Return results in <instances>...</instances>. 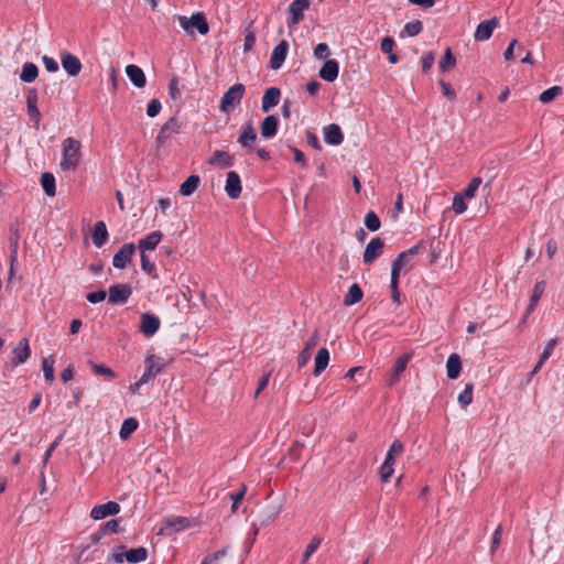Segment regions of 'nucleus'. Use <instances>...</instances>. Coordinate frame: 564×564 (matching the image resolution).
<instances>
[{
    "label": "nucleus",
    "mask_w": 564,
    "mask_h": 564,
    "mask_svg": "<svg viewBox=\"0 0 564 564\" xmlns=\"http://www.w3.org/2000/svg\"><path fill=\"white\" fill-rule=\"evenodd\" d=\"M88 365L90 366L93 372L96 376H102L108 379H112L116 377V373L112 371V369H110L104 364H95L94 361H89Z\"/></svg>",
    "instance_id": "obj_39"
},
{
    "label": "nucleus",
    "mask_w": 564,
    "mask_h": 564,
    "mask_svg": "<svg viewBox=\"0 0 564 564\" xmlns=\"http://www.w3.org/2000/svg\"><path fill=\"white\" fill-rule=\"evenodd\" d=\"M278 127L279 120L275 116L265 117L260 127L261 135L267 139L273 138L278 132Z\"/></svg>",
    "instance_id": "obj_27"
},
{
    "label": "nucleus",
    "mask_w": 564,
    "mask_h": 564,
    "mask_svg": "<svg viewBox=\"0 0 564 564\" xmlns=\"http://www.w3.org/2000/svg\"><path fill=\"white\" fill-rule=\"evenodd\" d=\"M394 46V40L390 36H386L381 41L380 48L383 53H391Z\"/></svg>",
    "instance_id": "obj_64"
},
{
    "label": "nucleus",
    "mask_w": 564,
    "mask_h": 564,
    "mask_svg": "<svg viewBox=\"0 0 564 564\" xmlns=\"http://www.w3.org/2000/svg\"><path fill=\"white\" fill-rule=\"evenodd\" d=\"M61 169L63 171H75L80 161V142L74 138H66L63 141Z\"/></svg>",
    "instance_id": "obj_1"
},
{
    "label": "nucleus",
    "mask_w": 564,
    "mask_h": 564,
    "mask_svg": "<svg viewBox=\"0 0 564 564\" xmlns=\"http://www.w3.org/2000/svg\"><path fill=\"white\" fill-rule=\"evenodd\" d=\"M246 88L242 84H235L221 97L219 109L221 112H231L240 104Z\"/></svg>",
    "instance_id": "obj_2"
},
{
    "label": "nucleus",
    "mask_w": 564,
    "mask_h": 564,
    "mask_svg": "<svg viewBox=\"0 0 564 564\" xmlns=\"http://www.w3.org/2000/svg\"><path fill=\"white\" fill-rule=\"evenodd\" d=\"M138 429V421L133 417H129L123 421L120 427V437L122 440L128 438Z\"/></svg>",
    "instance_id": "obj_38"
},
{
    "label": "nucleus",
    "mask_w": 564,
    "mask_h": 564,
    "mask_svg": "<svg viewBox=\"0 0 564 564\" xmlns=\"http://www.w3.org/2000/svg\"><path fill=\"white\" fill-rule=\"evenodd\" d=\"M465 198H467L464 194H456L453 198L452 208L456 214H463L467 209V204L465 203Z\"/></svg>",
    "instance_id": "obj_46"
},
{
    "label": "nucleus",
    "mask_w": 564,
    "mask_h": 564,
    "mask_svg": "<svg viewBox=\"0 0 564 564\" xmlns=\"http://www.w3.org/2000/svg\"><path fill=\"white\" fill-rule=\"evenodd\" d=\"M135 252V247L133 243H124L121 248L115 253L112 259V264L117 269H124L128 263L131 261L132 256Z\"/></svg>",
    "instance_id": "obj_7"
},
{
    "label": "nucleus",
    "mask_w": 564,
    "mask_h": 564,
    "mask_svg": "<svg viewBox=\"0 0 564 564\" xmlns=\"http://www.w3.org/2000/svg\"><path fill=\"white\" fill-rule=\"evenodd\" d=\"M394 471L393 465H390V463L383 462V464L380 467V477L381 480L384 482H388L390 478L392 477Z\"/></svg>",
    "instance_id": "obj_52"
},
{
    "label": "nucleus",
    "mask_w": 564,
    "mask_h": 564,
    "mask_svg": "<svg viewBox=\"0 0 564 564\" xmlns=\"http://www.w3.org/2000/svg\"><path fill=\"white\" fill-rule=\"evenodd\" d=\"M383 240L379 237L372 238L364 251L362 260L366 264H371L381 253L383 249Z\"/></svg>",
    "instance_id": "obj_9"
},
{
    "label": "nucleus",
    "mask_w": 564,
    "mask_h": 564,
    "mask_svg": "<svg viewBox=\"0 0 564 564\" xmlns=\"http://www.w3.org/2000/svg\"><path fill=\"white\" fill-rule=\"evenodd\" d=\"M182 122L175 117H171L161 128L155 138L156 147H163L173 135L181 133Z\"/></svg>",
    "instance_id": "obj_4"
},
{
    "label": "nucleus",
    "mask_w": 564,
    "mask_h": 564,
    "mask_svg": "<svg viewBox=\"0 0 564 564\" xmlns=\"http://www.w3.org/2000/svg\"><path fill=\"white\" fill-rule=\"evenodd\" d=\"M462 370V361L457 354L449 355L446 362V372L449 379H456Z\"/></svg>",
    "instance_id": "obj_28"
},
{
    "label": "nucleus",
    "mask_w": 564,
    "mask_h": 564,
    "mask_svg": "<svg viewBox=\"0 0 564 564\" xmlns=\"http://www.w3.org/2000/svg\"><path fill=\"white\" fill-rule=\"evenodd\" d=\"M39 75V68L34 63H25L22 67L20 79L24 83H33Z\"/></svg>",
    "instance_id": "obj_34"
},
{
    "label": "nucleus",
    "mask_w": 564,
    "mask_h": 564,
    "mask_svg": "<svg viewBox=\"0 0 564 564\" xmlns=\"http://www.w3.org/2000/svg\"><path fill=\"white\" fill-rule=\"evenodd\" d=\"M473 383H467L465 389L458 395V402L463 408L468 406L473 402Z\"/></svg>",
    "instance_id": "obj_40"
},
{
    "label": "nucleus",
    "mask_w": 564,
    "mask_h": 564,
    "mask_svg": "<svg viewBox=\"0 0 564 564\" xmlns=\"http://www.w3.org/2000/svg\"><path fill=\"white\" fill-rule=\"evenodd\" d=\"M161 322L158 316L151 313H143L140 321V332L147 336H153L160 328Z\"/></svg>",
    "instance_id": "obj_12"
},
{
    "label": "nucleus",
    "mask_w": 564,
    "mask_h": 564,
    "mask_svg": "<svg viewBox=\"0 0 564 564\" xmlns=\"http://www.w3.org/2000/svg\"><path fill=\"white\" fill-rule=\"evenodd\" d=\"M141 268L149 274L155 269L154 263L150 261L149 257L144 252L141 253Z\"/></svg>",
    "instance_id": "obj_59"
},
{
    "label": "nucleus",
    "mask_w": 564,
    "mask_h": 564,
    "mask_svg": "<svg viewBox=\"0 0 564 564\" xmlns=\"http://www.w3.org/2000/svg\"><path fill=\"white\" fill-rule=\"evenodd\" d=\"M208 162L209 164H217L221 167H230L234 164V159L229 153L217 150L213 153Z\"/></svg>",
    "instance_id": "obj_31"
},
{
    "label": "nucleus",
    "mask_w": 564,
    "mask_h": 564,
    "mask_svg": "<svg viewBox=\"0 0 564 564\" xmlns=\"http://www.w3.org/2000/svg\"><path fill=\"white\" fill-rule=\"evenodd\" d=\"M169 96L173 99H180L181 98V89H180V80L177 76H173L167 86Z\"/></svg>",
    "instance_id": "obj_45"
},
{
    "label": "nucleus",
    "mask_w": 564,
    "mask_h": 564,
    "mask_svg": "<svg viewBox=\"0 0 564 564\" xmlns=\"http://www.w3.org/2000/svg\"><path fill=\"white\" fill-rule=\"evenodd\" d=\"M54 364L55 359L53 356H48L43 358L42 360V370L44 373V378L47 382H52L54 380Z\"/></svg>",
    "instance_id": "obj_37"
},
{
    "label": "nucleus",
    "mask_w": 564,
    "mask_h": 564,
    "mask_svg": "<svg viewBox=\"0 0 564 564\" xmlns=\"http://www.w3.org/2000/svg\"><path fill=\"white\" fill-rule=\"evenodd\" d=\"M399 278L395 276V273L393 275H391V283H390V288H391V294H392V299L394 302L399 303L400 302V293H399Z\"/></svg>",
    "instance_id": "obj_56"
},
{
    "label": "nucleus",
    "mask_w": 564,
    "mask_h": 564,
    "mask_svg": "<svg viewBox=\"0 0 564 564\" xmlns=\"http://www.w3.org/2000/svg\"><path fill=\"white\" fill-rule=\"evenodd\" d=\"M162 232L156 230L152 231L151 234L147 235L144 238L140 239L138 242V248L141 253H145L148 250H154L156 246L162 240Z\"/></svg>",
    "instance_id": "obj_21"
},
{
    "label": "nucleus",
    "mask_w": 564,
    "mask_h": 564,
    "mask_svg": "<svg viewBox=\"0 0 564 564\" xmlns=\"http://www.w3.org/2000/svg\"><path fill=\"white\" fill-rule=\"evenodd\" d=\"M434 54L432 52L425 54L422 58V69L423 72H429L434 64Z\"/></svg>",
    "instance_id": "obj_63"
},
{
    "label": "nucleus",
    "mask_w": 564,
    "mask_h": 564,
    "mask_svg": "<svg viewBox=\"0 0 564 564\" xmlns=\"http://www.w3.org/2000/svg\"><path fill=\"white\" fill-rule=\"evenodd\" d=\"M422 29H423V25H422V22L420 20H414V21L408 22L404 25V32L409 36L417 35L422 31Z\"/></svg>",
    "instance_id": "obj_47"
},
{
    "label": "nucleus",
    "mask_w": 564,
    "mask_h": 564,
    "mask_svg": "<svg viewBox=\"0 0 564 564\" xmlns=\"http://www.w3.org/2000/svg\"><path fill=\"white\" fill-rule=\"evenodd\" d=\"M323 132H324V140L327 144L338 145L344 140V134L338 124L330 123V124L324 127Z\"/></svg>",
    "instance_id": "obj_20"
},
{
    "label": "nucleus",
    "mask_w": 564,
    "mask_h": 564,
    "mask_svg": "<svg viewBox=\"0 0 564 564\" xmlns=\"http://www.w3.org/2000/svg\"><path fill=\"white\" fill-rule=\"evenodd\" d=\"M321 543H322V538H319V536H314L311 540L310 544L306 546V549L303 553L302 564L307 562V560L312 556V554L318 549Z\"/></svg>",
    "instance_id": "obj_42"
},
{
    "label": "nucleus",
    "mask_w": 564,
    "mask_h": 564,
    "mask_svg": "<svg viewBox=\"0 0 564 564\" xmlns=\"http://www.w3.org/2000/svg\"><path fill=\"white\" fill-rule=\"evenodd\" d=\"M106 296H107V292L100 290V291L88 293L86 295V299L88 302L96 304V303L102 302L106 299Z\"/></svg>",
    "instance_id": "obj_53"
},
{
    "label": "nucleus",
    "mask_w": 564,
    "mask_h": 564,
    "mask_svg": "<svg viewBox=\"0 0 564 564\" xmlns=\"http://www.w3.org/2000/svg\"><path fill=\"white\" fill-rule=\"evenodd\" d=\"M288 50H289V44L286 41L280 42L273 48L271 57H270V67L272 69H279L283 65V63L286 58Z\"/></svg>",
    "instance_id": "obj_15"
},
{
    "label": "nucleus",
    "mask_w": 564,
    "mask_h": 564,
    "mask_svg": "<svg viewBox=\"0 0 564 564\" xmlns=\"http://www.w3.org/2000/svg\"><path fill=\"white\" fill-rule=\"evenodd\" d=\"M362 296H364V293H362L361 288L357 283H354L349 288L348 293L346 294V296L344 299V304L346 306H351L354 304H357L358 302H360L362 300Z\"/></svg>",
    "instance_id": "obj_33"
},
{
    "label": "nucleus",
    "mask_w": 564,
    "mask_h": 564,
    "mask_svg": "<svg viewBox=\"0 0 564 564\" xmlns=\"http://www.w3.org/2000/svg\"><path fill=\"white\" fill-rule=\"evenodd\" d=\"M412 352H408L397 358L391 375L388 379V386L392 387L400 380V377L406 369V366L409 361L412 359Z\"/></svg>",
    "instance_id": "obj_10"
},
{
    "label": "nucleus",
    "mask_w": 564,
    "mask_h": 564,
    "mask_svg": "<svg viewBox=\"0 0 564 564\" xmlns=\"http://www.w3.org/2000/svg\"><path fill=\"white\" fill-rule=\"evenodd\" d=\"M126 561L129 563H140L144 562L148 557V551L143 546H139L137 549H131L124 552Z\"/></svg>",
    "instance_id": "obj_32"
},
{
    "label": "nucleus",
    "mask_w": 564,
    "mask_h": 564,
    "mask_svg": "<svg viewBox=\"0 0 564 564\" xmlns=\"http://www.w3.org/2000/svg\"><path fill=\"white\" fill-rule=\"evenodd\" d=\"M108 230H107V227H106V224L104 221H97L95 225H94V228H93V232H91V240H93V243L97 247V248H100L102 247L106 241L108 240Z\"/></svg>",
    "instance_id": "obj_26"
},
{
    "label": "nucleus",
    "mask_w": 564,
    "mask_h": 564,
    "mask_svg": "<svg viewBox=\"0 0 564 564\" xmlns=\"http://www.w3.org/2000/svg\"><path fill=\"white\" fill-rule=\"evenodd\" d=\"M41 185L45 194L50 197L55 196L56 194V185L55 177L52 173H43L41 176Z\"/></svg>",
    "instance_id": "obj_35"
},
{
    "label": "nucleus",
    "mask_w": 564,
    "mask_h": 564,
    "mask_svg": "<svg viewBox=\"0 0 564 564\" xmlns=\"http://www.w3.org/2000/svg\"><path fill=\"white\" fill-rule=\"evenodd\" d=\"M241 181H240V177L238 175V173L231 171L227 174V180H226V186H225V191L227 193V195L232 198V199H236L240 196L241 194Z\"/></svg>",
    "instance_id": "obj_19"
},
{
    "label": "nucleus",
    "mask_w": 564,
    "mask_h": 564,
    "mask_svg": "<svg viewBox=\"0 0 564 564\" xmlns=\"http://www.w3.org/2000/svg\"><path fill=\"white\" fill-rule=\"evenodd\" d=\"M200 183V178L198 175L188 176L180 186V194L183 196H191L197 188Z\"/></svg>",
    "instance_id": "obj_30"
},
{
    "label": "nucleus",
    "mask_w": 564,
    "mask_h": 564,
    "mask_svg": "<svg viewBox=\"0 0 564 564\" xmlns=\"http://www.w3.org/2000/svg\"><path fill=\"white\" fill-rule=\"evenodd\" d=\"M438 84H440L443 95L445 97H447L451 100L455 99L456 93H455L454 88L448 83H446L444 80H440Z\"/></svg>",
    "instance_id": "obj_58"
},
{
    "label": "nucleus",
    "mask_w": 564,
    "mask_h": 564,
    "mask_svg": "<svg viewBox=\"0 0 564 564\" xmlns=\"http://www.w3.org/2000/svg\"><path fill=\"white\" fill-rule=\"evenodd\" d=\"M42 62H43V64H44V66H45L47 72L55 73V72L58 70V63L53 57L44 55L42 57Z\"/></svg>",
    "instance_id": "obj_54"
},
{
    "label": "nucleus",
    "mask_w": 564,
    "mask_h": 564,
    "mask_svg": "<svg viewBox=\"0 0 564 564\" xmlns=\"http://www.w3.org/2000/svg\"><path fill=\"white\" fill-rule=\"evenodd\" d=\"M188 524V520L185 518H176L175 520L166 521L167 527H173L176 531L184 529Z\"/></svg>",
    "instance_id": "obj_62"
},
{
    "label": "nucleus",
    "mask_w": 564,
    "mask_h": 564,
    "mask_svg": "<svg viewBox=\"0 0 564 564\" xmlns=\"http://www.w3.org/2000/svg\"><path fill=\"white\" fill-rule=\"evenodd\" d=\"M132 294V289L129 284L121 283L111 285L108 290V301L110 304H124Z\"/></svg>",
    "instance_id": "obj_6"
},
{
    "label": "nucleus",
    "mask_w": 564,
    "mask_h": 564,
    "mask_svg": "<svg viewBox=\"0 0 564 564\" xmlns=\"http://www.w3.org/2000/svg\"><path fill=\"white\" fill-rule=\"evenodd\" d=\"M481 178L480 177H474L470 183L468 184V186L466 187V189L464 191V195L467 197V198H471L475 196L477 189L479 188L480 184H481Z\"/></svg>",
    "instance_id": "obj_48"
},
{
    "label": "nucleus",
    "mask_w": 564,
    "mask_h": 564,
    "mask_svg": "<svg viewBox=\"0 0 564 564\" xmlns=\"http://www.w3.org/2000/svg\"><path fill=\"white\" fill-rule=\"evenodd\" d=\"M422 248L421 243L413 246L412 248L401 252L398 258L392 262L391 275L394 274L399 278L402 270L409 271L413 268L412 258L420 252Z\"/></svg>",
    "instance_id": "obj_3"
},
{
    "label": "nucleus",
    "mask_w": 564,
    "mask_h": 564,
    "mask_svg": "<svg viewBox=\"0 0 564 564\" xmlns=\"http://www.w3.org/2000/svg\"><path fill=\"white\" fill-rule=\"evenodd\" d=\"M13 358L11 360V364L13 366H19L21 364H24L31 356V349L29 346L28 338H22L18 346L13 349Z\"/></svg>",
    "instance_id": "obj_16"
},
{
    "label": "nucleus",
    "mask_w": 564,
    "mask_h": 564,
    "mask_svg": "<svg viewBox=\"0 0 564 564\" xmlns=\"http://www.w3.org/2000/svg\"><path fill=\"white\" fill-rule=\"evenodd\" d=\"M403 451H404V446H403L402 442L399 440H395L391 444L388 453L391 454L392 456L399 457L403 453Z\"/></svg>",
    "instance_id": "obj_61"
},
{
    "label": "nucleus",
    "mask_w": 564,
    "mask_h": 564,
    "mask_svg": "<svg viewBox=\"0 0 564 564\" xmlns=\"http://www.w3.org/2000/svg\"><path fill=\"white\" fill-rule=\"evenodd\" d=\"M310 1L308 0H293L291 4L289 6V12L291 14V20L289 22V25H296L299 24L303 18V12L308 9Z\"/></svg>",
    "instance_id": "obj_14"
},
{
    "label": "nucleus",
    "mask_w": 564,
    "mask_h": 564,
    "mask_svg": "<svg viewBox=\"0 0 564 564\" xmlns=\"http://www.w3.org/2000/svg\"><path fill=\"white\" fill-rule=\"evenodd\" d=\"M257 140V132L253 126L249 122L242 127L241 133L238 137V142L242 148L252 149L253 143Z\"/></svg>",
    "instance_id": "obj_24"
},
{
    "label": "nucleus",
    "mask_w": 564,
    "mask_h": 564,
    "mask_svg": "<svg viewBox=\"0 0 564 564\" xmlns=\"http://www.w3.org/2000/svg\"><path fill=\"white\" fill-rule=\"evenodd\" d=\"M120 505L116 501L95 506L90 511V517L95 520L105 519L108 516H115L120 512Z\"/></svg>",
    "instance_id": "obj_8"
},
{
    "label": "nucleus",
    "mask_w": 564,
    "mask_h": 564,
    "mask_svg": "<svg viewBox=\"0 0 564 564\" xmlns=\"http://www.w3.org/2000/svg\"><path fill=\"white\" fill-rule=\"evenodd\" d=\"M365 226L370 231H377L380 228L381 223H380V219H379V217L377 216V214L375 212L367 213V215L365 217Z\"/></svg>",
    "instance_id": "obj_43"
},
{
    "label": "nucleus",
    "mask_w": 564,
    "mask_h": 564,
    "mask_svg": "<svg viewBox=\"0 0 564 564\" xmlns=\"http://www.w3.org/2000/svg\"><path fill=\"white\" fill-rule=\"evenodd\" d=\"M126 74L132 84L138 88H143L147 84L144 72L137 65L130 64L126 67Z\"/></svg>",
    "instance_id": "obj_25"
},
{
    "label": "nucleus",
    "mask_w": 564,
    "mask_h": 564,
    "mask_svg": "<svg viewBox=\"0 0 564 564\" xmlns=\"http://www.w3.org/2000/svg\"><path fill=\"white\" fill-rule=\"evenodd\" d=\"M329 351L326 348H321L315 356L314 376H319L328 366Z\"/></svg>",
    "instance_id": "obj_29"
},
{
    "label": "nucleus",
    "mask_w": 564,
    "mask_h": 564,
    "mask_svg": "<svg viewBox=\"0 0 564 564\" xmlns=\"http://www.w3.org/2000/svg\"><path fill=\"white\" fill-rule=\"evenodd\" d=\"M545 290V282L544 281H539L534 284L533 286V291H532V294H531V297L530 300L532 301L533 304H538L540 297L542 296L543 292Z\"/></svg>",
    "instance_id": "obj_49"
},
{
    "label": "nucleus",
    "mask_w": 564,
    "mask_h": 564,
    "mask_svg": "<svg viewBox=\"0 0 564 564\" xmlns=\"http://www.w3.org/2000/svg\"><path fill=\"white\" fill-rule=\"evenodd\" d=\"M556 344H557V339L556 338H553V339L547 341V344L544 347L543 352L540 356L542 358V361H546L550 358V356L552 355L553 349L556 346Z\"/></svg>",
    "instance_id": "obj_57"
},
{
    "label": "nucleus",
    "mask_w": 564,
    "mask_h": 564,
    "mask_svg": "<svg viewBox=\"0 0 564 564\" xmlns=\"http://www.w3.org/2000/svg\"><path fill=\"white\" fill-rule=\"evenodd\" d=\"M502 535V527L498 525L497 529L494 532L492 542L490 546V553L494 554L495 551L498 549Z\"/></svg>",
    "instance_id": "obj_55"
},
{
    "label": "nucleus",
    "mask_w": 564,
    "mask_h": 564,
    "mask_svg": "<svg viewBox=\"0 0 564 564\" xmlns=\"http://www.w3.org/2000/svg\"><path fill=\"white\" fill-rule=\"evenodd\" d=\"M456 65V58L452 53L449 47L446 48L444 56L438 63V67L441 72H448Z\"/></svg>",
    "instance_id": "obj_36"
},
{
    "label": "nucleus",
    "mask_w": 564,
    "mask_h": 564,
    "mask_svg": "<svg viewBox=\"0 0 564 564\" xmlns=\"http://www.w3.org/2000/svg\"><path fill=\"white\" fill-rule=\"evenodd\" d=\"M26 108L30 118L34 121V124L37 128L41 121V112L37 107V94L34 88L29 89L28 91Z\"/></svg>",
    "instance_id": "obj_17"
},
{
    "label": "nucleus",
    "mask_w": 564,
    "mask_h": 564,
    "mask_svg": "<svg viewBox=\"0 0 564 564\" xmlns=\"http://www.w3.org/2000/svg\"><path fill=\"white\" fill-rule=\"evenodd\" d=\"M161 109H162L161 101L159 99H152L148 104L147 115L150 118H154V117H156L160 113Z\"/></svg>",
    "instance_id": "obj_50"
},
{
    "label": "nucleus",
    "mask_w": 564,
    "mask_h": 564,
    "mask_svg": "<svg viewBox=\"0 0 564 564\" xmlns=\"http://www.w3.org/2000/svg\"><path fill=\"white\" fill-rule=\"evenodd\" d=\"M145 371L142 375V381L147 383L152 380L158 373L162 371V359L155 355H150L144 360Z\"/></svg>",
    "instance_id": "obj_13"
},
{
    "label": "nucleus",
    "mask_w": 564,
    "mask_h": 564,
    "mask_svg": "<svg viewBox=\"0 0 564 564\" xmlns=\"http://www.w3.org/2000/svg\"><path fill=\"white\" fill-rule=\"evenodd\" d=\"M281 91L276 87H270L264 91L262 97L261 108L264 112H268L271 108L275 107L280 102Z\"/></svg>",
    "instance_id": "obj_22"
},
{
    "label": "nucleus",
    "mask_w": 564,
    "mask_h": 564,
    "mask_svg": "<svg viewBox=\"0 0 564 564\" xmlns=\"http://www.w3.org/2000/svg\"><path fill=\"white\" fill-rule=\"evenodd\" d=\"M339 65L335 59H327L319 69V77L326 82H334L338 77Z\"/></svg>",
    "instance_id": "obj_23"
},
{
    "label": "nucleus",
    "mask_w": 564,
    "mask_h": 564,
    "mask_svg": "<svg viewBox=\"0 0 564 564\" xmlns=\"http://www.w3.org/2000/svg\"><path fill=\"white\" fill-rule=\"evenodd\" d=\"M61 63L64 70L72 77L77 76L83 67L79 58L69 52H63L61 54Z\"/></svg>",
    "instance_id": "obj_11"
},
{
    "label": "nucleus",
    "mask_w": 564,
    "mask_h": 564,
    "mask_svg": "<svg viewBox=\"0 0 564 564\" xmlns=\"http://www.w3.org/2000/svg\"><path fill=\"white\" fill-rule=\"evenodd\" d=\"M330 51L326 43H319L314 48V56L318 59H325L329 56Z\"/></svg>",
    "instance_id": "obj_51"
},
{
    "label": "nucleus",
    "mask_w": 564,
    "mask_h": 564,
    "mask_svg": "<svg viewBox=\"0 0 564 564\" xmlns=\"http://www.w3.org/2000/svg\"><path fill=\"white\" fill-rule=\"evenodd\" d=\"M178 22L181 26L187 32H193L192 29L195 28L200 34L205 35L209 31L206 18L202 12L193 14L189 19L181 15L178 17Z\"/></svg>",
    "instance_id": "obj_5"
},
{
    "label": "nucleus",
    "mask_w": 564,
    "mask_h": 564,
    "mask_svg": "<svg viewBox=\"0 0 564 564\" xmlns=\"http://www.w3.org/2000/svg\"><path fill=\"white\" fill-rule=\"evenodd\" d=\"M561 93H562V88L561 87L553 86V87L544 90L540 95L539 99H540L541 102L547 104V102L552 101L553 99H555L557 96H560Z\"/></svg>",
    "instance_id": "obj_41"
},
{
    "label": "nucleus",
    "mask_w": 564,
    "mask_h": 564,
    "mask_svg": "<svg viewBox=\"0 0 564 564\" xmlns=\"http://www.w3.org/2000/svg\"><path fill=\"white\" fill-rule=\"evenodd\" d=\"M497 25H498V20L496 18L480 22L475 31V34H474L475 40L476 41L489 40Z\"/></svg>",
    "instance_id": "obj_18"
},
{
    "label": "nucleus",
    "mask_w": 564,
    "mask_h": 564,
    "mask_svg": "<svg viewBox=\"0 0 564 564\" xmlns=\"http://www.w3.org/2000/svg\"><path fill=\"white\" fill-rule=\"evenodd\" d=\"M119 532V522L118 520H109L108 522H106L102 527V533L106 534V533H117Z\"/></svg>",
    "instance_id": "obj_60"
},
{
    "label": "nucleus",
    "mask_w": 564,
    "mask_h": 564,
    "mask_svg": "<svg viewBox=\"0 0 564 564\" xmlns=\"http://www.w3.org/2000/svg\"><path fill=\"white\" fill-rule=\"evenodd\" d=\"M228 547H223L212 554H208L204 557L200 564H217L220 558L225 557L227 554Z\"/></svg>",
    "instance_id": "obj_44"
}]
</instances>
